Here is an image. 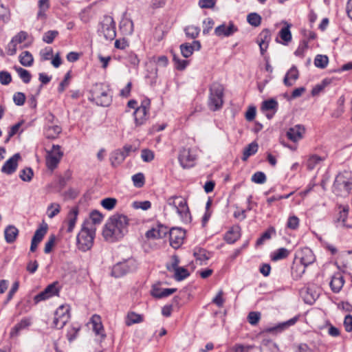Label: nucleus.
I'll return each instance as SVG.
<instances>
[{"mask_svg": "<svg viewBox=\"0 0 352 352\" xmlns=\"http://www.w3.org/2000/svg\"><path fill=\"white\" fill-rule=\"evenodd\" d=\"M181 53L185 58L190 57L193 53V49L190 43H184L180 45Z\"/></svg>", "mask_w": 352, "mask_h": 352, "instance_id": "nucleus-60", "label": "nucleus"}, {"mask_svg": "<svg viewBox=\"0 0 352 352\" xmlns=\"http://www.w3.org/2000/svg\"><path fill=\"white\" fill-rule=\"evenodd\" d=\"M251 349H252V346L250 345L237 344L230 349V352H249Z\"/></svg>", "mask_w": 352, "mask_h": 352, "instance_id": "nucleus-64", "label": "nucleus"}, {"mask_svg": "<svg viewBox=\"0 0 352 352\" xmlns=\"http://www.w3.org/2000/svg\"><path fill=\"white\" fill-rule=\"evenodd\" d=\"M276 231L274 228H270L268 230H267L265 232H264L260 238H258L256 241V245H262L264 241L266 240H268L271 238L272 234H275Z\"/></svg>", "mask_w": 352, "mask_h": 352, "instance_id": "nucleus-47", "label": "nucleus"}, {"mask_svg": "<svg viewBox=\"0 0 352 352\" xmlns=\"http://www.w3.org/2000/svg\"><path fill=\"white\" fill-rule=\"evenodd\" d=\"M96 230V228L93 226L92 223L84 221L77 236V246L80 250L86 252L91 249L93 245Z\"/></svg>", "mask_w": 352, "mask_h": 352, "instance_id": "nucleus-2", "label": "nucleus"}, {"mask_svg": "<svg viewBox=\"0 0 352 352\" xmlns=\"http://www.w3.org/2000/svg\"><path fill=\"white\" fill-rule=\"evenodd\" d=\"M135 269V262L129 259L116 264L111 270V275L116 278H120Z\"/></svg>", "mask_w": 352, "mask_h": 352, "instance_id": "nucleus-8", "label": "nucleus"}, {"mask_svg": "<svg viewBox=\"0 0 352 352\" xmlns=\"http://www.w3.org/2000/svg\"><path fill=\"white\" fill-rule=\"evenodd\" d=\"M329 63V58L326 55L318 54L316 56L314 60V65L316 67L324 69Z\"/></svg>", "mask_w": 352, "mask_h": 352, "instance_id": "nucleus-43", "label": "nucleus"}, {"mask_svg": "<svg viewBox=\"0 0 352 352\" xmlns=\"http://www.w3.org/2000/svg\"><path fill=\"white\" fill-rule=\"evenodd\" d=\"M0 19L3 22H8L10 19L9 9L1 3H0Z\"/></svg>", "mask_w": 352, "mask_h": 352, "instance_id": "nucleus-62", "label": "nucleus"}, {"mask_svg": "<svg viewBox=\"0 0 352 352\" xmlns=\"http://www.w3.org/2000/svg\"><path fill=\"white\" fill-rule=\"evenodd\" d=\"M329 84V80L327 79H324L320 84L316 85L311 91L312 96L318 95L324 87Z\"/></svg>", "mask_w": 352, "mask_h": 352, "instance_id": "nucleus-61", "label": "nucleus"}, {"mask_svg": "<svg viewBox=\"0 0 352 352\" xmlns=\"http://www.w3.org/2000/svg\"><path fill=\"white\" fill-rule=\"evenodd\" d=\"M61 131V127L58 125L47 126L45 130V135L47 139H55Z\"/></svg>", "mask_w": 352, "mask_h": 352, "instance_id": "nucleus-32", "label": "nucleus"}, {"mask_svg": "<svg viewBox=\"0 0 352 352\" xmlns=\"http://www.w3.org/2000/svg\"><path fill=\"white\" fill-rule=\"evenodd\" d=\"M132 181L133 185L137 188H141L144 186L145 182V177L143 173H138L132 176Z\"/></svg>", "mask_w": 352, "mask_h": 352, "instance_id": "nucleus-49", "label": "nucleus"}, {"mask_svg": "<svg viewBox=\"0 0 352 352\" xmlns=\"http://www.w3.org/2000/svg\"><path fill=\"white\" fill-rule=\"evenodd\" d=\"M168 232V228L162 224H158L146 232L147 239H161L164 237Z\"/></svg>", "mask_w": 352, "mask_h": 352, "instance_id": "nucleus-15", "label": "nucleus"}, {"mask_svg": "<svg viewBox=\"0 0 352 352\" xmlns=\"http://www.w3.org/2000/svg\"><path fill=\"white\" fill-rule=\"evenodd\" d=\"M175 210L184 221H189L190 216L187 202L185 199L181 196L177 197Z\"/></svg>", "mask_w": 352, "mask_h": 352, "instance_id": "nucleus-14", "label": "nucleus"}, {"mask_svg": "<svg viewBox=\"0 0 352 352\" xmlns=\"http://www.w3.org/2000/svg\"><path fill=\"white\" fill-rule=\"evenodd\" d=\"M322 161V159L318 155L311 156L307 162V167L309 170H313Z\"/></svg>", "mask_w": 352, "mask_h": 352, "instance_id": "nucleus-54", "label": "nucleus"}, {"mask_svg": "<svg viewBox=\"0 0 352 352\" xmlns=\"http://www.w3.org/2000/svg\"><path fill=\"white\" fill-rule=\"evenodd\" d=\"M143 318L142 316L140 314H138L135 312L129 313L125 323L127 326H131L133 324L140 323L142 322Z\"/></svg>", "mask_w": 352, "mask_h": 352, "instance_id": "nucleus-38", "label": "nucleus"}, {"mask_svg": "<svg viewBox=\"0 0 352 352\" xmlns=\"http://www.w3.org/2000/svg\"><path fill=\"white\" fill-rule=\"evenodd\" d=\"M18 234L19 230L14 226H8L4 230L5 240L8 243H14Z\"/></svg>", "mask_w": 352, "mask_h": 352, "instance_id": "nucleus-28", "label": "nucleus"}, {"mask_svg": "<svg viewBox=\"0 0 352 352\" xmlns=\"http://www.w3.org/2000/svg\"><path fill=\"white\" fill-rule=\"evenodd\" d=\"M98 32L102 34L106 40L112 41L116 36V24L112 17L105 16L100 23Z\"/></svg>", "mask_w": 352, "mask_h": 352, "instance_id": "nucleus-6", "label": "nucleus"}, {"mask_svg": "<svg viewBox=\"0 0 352 352\" xmlns=\"http://www.w3.org/2000/svg\"><path fill=\"white\" fill-rule=\"evenodd\" d=\"M224 87L217 82H214L209 88L208 106L211 111L221 109L223 104Z\"/></svg>", "mask_w": 352, "mask_h": 352, "instance_id": "nucleus-3", "label": "nucleus"}, {"mask_svg": "<svg viewBox=\"0 0 352 352\" xmlns=\"http://www.w3.org/2000/svg\"><path fill=\"white\" fill-rule=\"evenodd\" d=\"M258 144L256 142L249 144L243 150L242 160L246 161L249 157L255 154L258 151Z\"/></svg>", "mask_w": 352, "mask_h": 352, "instance_id": "nucleus-35", "label": "nucleus"}, {"mask_svg": "<svg viewBox=\"0 0 352 352\" xmlns=\"http://www.w3.org/2000/svg\"><path fill=\"white\" fill-rule=\"evenodd\" d=\"M290 25L287 24L286 27L283 28L279 32V36L283 41V44L287 45L292 40V34L290 32Z\"/></svg>", "mask_w": 352, "mask_h": 352, "instance_id": "nucleus-39", "label": "nucleus"}, {"mask_svg": "<svg viewBox=\"0 0 352 352\" xmlns=\"http://www.w3.org/2000/svg\"><path fill=\"white\" fill-rule=\"evenodd\" d=\"M57 283H53L49 285L43 291L38 293L34 298L35 303L49 299L50 298L58 295L59 290L57 288Z\"/></svg>", "mask_w": 352, "mask_h": 352, "instance_id": "nucleus-12", "label": "nucleus"}, {"mask_svg": "<svg viewBox=\"0 0 352 352\" xmlns=\"http://www.w3.org/2000/svg\"><path fill=\"white\" fill-rule=\"evenodd\" d=\"M184 32L187 37L195 39L198 36L200 28L195 25H188L184 29Z\"/></svg>", "mask_w": 352, "mask_h": 352, "instance_id": "nucleus-42", "label": "nucleus"}, {"mask_svg": "<svg viewBox=\"0 0 352 352\" xmlns=\"http://www.w3.org/2000/svg\"><path fill=\"white\" fill-rule=\"evenodd\" d=\"M300 220L295 215L289 217L287 222V228L291 230H296L299 226Z\"/></svg>", "mask_w": 352, "mask_h": 352, "instance_id": "nucleus-58", "label": "nucleus"}, {"mask_svg": "<svg viewBox=\"0 0 352 352\" xmlns=\"http://www.w3.org/2000/svg\"><path fill=\"white\" fill-rule=\"evenodd\" d=\"M305 132V129L304 126L296 124L289 129L287 132V137L291 141L296 142L302 138Z\"/></svg>", "mask_w": 352, "mask_h": 352, "instance_id": "nucleus-16", "label": "nucleus"}, {"mask_svg": "<svg viewBox=\"0 0 352 352\" xmlns=\"http://www.w3.org/2000/svg\"><path fill=\"white\" fill-rule=\"evenodd\" d=\"M295 260H298V262L307 267L315 261L316 258L312 250L305 247L296 252Z\"/></svg>", "mask_w": 352, "mask_h": 352, "instance_id": "nucleus-10", "label": "nucleus"}, {"mask_svg": "<svg viewBox=\"0 0 352 352\" xmlns=\"http://www.w3.org/2000/svg\"><path fill=\"white\" fill-rule=\"evenodd\" d=\"M47 226L45 225V226H41L38 228L34 232V234L32 237V241L39 243L43 239L44 236L47 233Z\"/></svg>", "mask_w": 352, "mask_h": 352, "instance_id": "nucleus-41", "label": "nucleus"}, {"mask_svg": "<svg viewBox=\"0 0 352 352\" xmlns=\"http://www.w3.org/2000/svg\"><path fill=\"white\" fill-rule=\"evenodd\" d=\"M298 317L295 316L286 322L278 324L276 327H274V329L283 331L289 327L294 325L298 321Z\"/></svg>", "mask_w": 352, "mask_h": 352, "instance_id": "nucleus-52", "label": "nucleus"}, {"mask_svg": "<svg viewBox=\"0 0 352 352\" xmlns=\"http://www.w3.org/2000/svg\"><path fill=\"white\" fill-rule=\"evenodd\" d=\"M307 48H308V42L306 40H303L300 43L298 48L294 52V54L296 56L302 58L304 56L305 52Z\"/></svg>", "mask_w": 352, "mask_h": 352, "instance_id": "nucleus-57", "label": "nucleus"}, {"mask_svg": "<svg viewBox=\"0 0 352 352\" xmlns=\"http://www.w3.org/2000/svg\"><path fill=\"white\" fill-rule=\"evenodd\" d=\"M261 352H278V348L276 343L270 340H263L260 346Z\"/></svg>", "mask_w": 352, "mask_h": 352, "instance_id": "nucleus-30", "label": "nucleus"}, {"mask_svg": "<svg viewBox=\"0 0 352 352\" xmlns=\"http://www.w3.org/2000/svg\"><path fill=\"white\" fill-rule=\"evenodd\" d=\"M116 203L117 199L111 197L105 198L101 201L102 206L108 210L113 209Z\"/></svg>", "mask_w": 352, "mask_h": 352, "instance_id": "nucleus-50", "label": "nucleus"}, {"mask_svg": "<svg viewBox=\"0 0 352 352\" xmlns=\"http://www.w3.org/2000/svg\"><path fill=\"white\" fill-rule=\"evenodd\" d=\"M38 11L37 12V16H36L37 19H46L45 12L50 8L49 0H38Z\"/></svg>", "mask_w": 352, "mask_h": 352, "instance_id": "nucleus-31", "label": "nucleus"}, {"mask_svg": "<svg viewBox=\"0 0 352 352\" xmlns=\"http://www.w3.org/2000/svg\"><path fill=\"white\" fill-rule=\"evenodd\" d=\"M33 61V56L28 51H24L19 55V62L25 67L32 66Z\"/></svg>", "mask_w": 352, "mask_h": 352, "instance_id": "nucleus-37", "label": "nucleus"}, {"mask_svg": "<svg viewBox=\"0 0 352 352\" xmlns=\"http://www.w3.org/2000/svg\"><path fill=\"white\" fill-rule=\"evenodd\" d=\"M238 28L233 24V23L230 22L228 25L225 23L221 24L217 26L214 30V34L217 36H230L232 35L234 33L237 32Z\"/></svg>", "mask_w": 352, "mask_h": 352, "instance_id": "nucleus-17", "label": "nucleus"}, {"mask_svg": "<svg viewBox=\"0 0 352 352\" xmlns=\"http://www.w3.org/2000/svg\"><path fill=\"white\" fill-rule=\"evenodd\" d=\"M289 254V251L285 248H280L274 251L271 255V259L273 261L287 258Z\"/></svg>", "mask_w": 352, "mask_h": 352, "instance_id": "nucleus-36", "label": "nucleus"}, {"mask_svg": "<svg viewBox=\"0 0 352 352\" xmlns=\"http://www.w3.org/2000/svg\"><path fill=\"white\" fill-rule=\"evenodd\" d=\"M196 155L190 148H183L180 150L178 160L184 168H189L195 165Z\"/></svg>", "mask_w": 352, "mask_h": 352, "instance_id": "nucleus-9", "label": "nucleus"}, {"mask_svg": "<svg viewBox=\"0 0 352 352\" xmlns=\"http://www.w3.org/2000/svg\"><path fill=\"white\" fill-rule=\"evenodd\" d=\"M125 157L120 149L116 150L110 155V162L113 166L120 165L124 160Z\"/></svg>", "mask_w": 352, "mask_h": 352, "instance_id": "nucleus-33", "label": "nucleus"}, {"mask_svg": "<svg viewBox=\"0 0 352 352\" xmlns=\"http://www.w3.org/2000/svg\"><path fill=\"white\" fill-rule=\"evenodd\" d=\"M271 40V32L268 29H264L258 35V43L262 55L267 51L269 43Z\"/></svg>", "mask_w": 352, "mask_h": 352, "instance_id": "nucleus-18", "label": "nucleus"}, {"mask_svg": "<svg viewBox=\"0 0 352 352\" xmlns=\"http://www.w3.org/2000/svg\"><path fill=\"white\" fill-rule=\"evenodd\" d=\"M28 36V34L26 32L21 31L12 38V44H19L23 43L27 39Z\"/></svg>", "mask_w": 352, "mask_h": 352, "instance_id": "nucleus-63", "label": "nucleus"}, {"mask_svg": "<svg viewBox=\"0 0 352 352\" xmlns=\"http://www.w3.org/2000/svg\"><path fill=\"white\" fill-rule=\"evenodd\" d=\"M241 236V228L238 225L233 226L225 234L224 240L229 244L234 243Z\"/></svg>", "mask_w": 352, "mask_h": 352, "instance_id": "nucleus-20", "label": "nucleus"}, {"mask_svg": "<svg viewBox=\"0 0 352 352\" xmlns=\"http://www.w3.org/2000/svg\"><path fill=\"white\" fill-rule=\"evenodd\" d=\"M148 109L146 106L141 105L137 107L133 112L135 125L141 126L145 123L147 120Z\"/></svg>", "mask_w": 352, "mask_h": 352, "instance_id": "nucleus-19", "label": "nucleus"}, {"mask_svg": "<svg viewBox=\"0 0 352 352\" xmlns=\"http://www.w3.org/2000/svg\"><path fill=\"white\" fill-rule=\"evenodd\" d=\"M129 219L120 214H114L104 225L102 235L106 241L113 242L118 241L127 233Z\"/></svg>", "mask_w": 352, "mask_h": 352, "instance_id": "nucleus-1", "label": "nucleus"}, {"mask_svg": "<svg viewBox=\"0 0 352 352\" xmlns=\"http://www.w3.org/2000/svg\"><path fill=\"white\" fill-rule=\"evenodd\" d=\"M307 266L294 260L292 266V276L294 280L300 279L305 272Z\"/></svg>", "mask_w": 352, "mask_h": 352, "instance_id": "nucleus-25", "label": "nucleus"}, {"mask_svg": "<svg viewBox=\"0 0 352 352\" xmlns=\"http://www.w3.org/2000/svg\"><path fill=\"white\" fill-rule=\"evenodd\" d=\"M278 102L274 99L271 98L269 100H264L262 102L261 105V111H272V113H267L266 116L268 119H271L274 113L276 112L278 109Z\"/></svg>", "mask_w": 352, "mask_h": 352, "instance_id": "nucleus-21", "label": "nucleus"}, {"mask_svg": "<svg viewBox=\"0 0 352 352\" xmlns=\"http://www.w3.org/2000/svg\"><path fill=\"white\" fill-rule=\"evenodd\" d=\"M299 76L298 70L296 66L293 65L287 72L284 77L283 82L285 85L290 87L294 84Z\"/></svg>", "mask_w": 352, "mask_h": 352, "instance_id": "nucleus-24", "label": "nucleus"}, {"mask_svg": "<svg viewBox=\"0 0 352 352\" xmlns=\"http://www.w3.org/2000/svg\"><path fill=\"white\" fill-rule=\"evenodd\" d=\"M170 245L175 249L178 248L183 243L185 232L178 228H173L168 230Z\"/></svg>", "mask_w": 352, "mask_h": 352, "instance_id": "nucleus-11", "label": "nucleus"}, {"mask_svg": "<svg viewBox=\"0 0 352 352\" xmlns=\"http://www.w3.org/2000/svg\"><path fill=\"white\" fill-rule=\"evenodd\" d=\"M60 210V206L58 204L52 203L47 207V215L49 218H53L57 215Z\"/></svg>", "mask_w": 352, "mask_h": 352, "instance_id": "nucleus-51", "label": "nucleus"}, {"mask_svg": "<svg viewBox=\"0 0 352 352\" xmlns=\"http://www.w3.org/2000/svg\"><path fill=\"white\" fill-rule=\"evenodd\" d=\"M174 272V278L177 281L183 280L190 275L188 270L182 267L177 268Z\"/></svg>", "mask_w": 352, "mask_h": 352, "instance_id": "nucleus-45", "label": "nucleus"}, {"mask_svg": "<svg viewBox=\"0 0 352 352\" xmlns=\"http://www.w3.org/2000/svg\"><path fill=\"white\" fill-rule=\"evenodd\" d=\"M21 159V155L19 153H15L10 158H9L1 167V172L7 174L11 175L14 173L18 166V161Z\"/></svg>", "mask_w": 352, "mask_h": 352, "instance_id": "nucleus-13", "label": "nucleus"}, {"mask_svg": "<svg viewBox=\"0 0 352 352\" xmlns=\"http://www.w3.org/2000/svg\"><path fill=\"white\" fill-rule=\"evenodd\" d=\"M14 69L24 83L30 82L32 76L28 70L20 67H15Z\"/></svg>", "mask_w": 352, "mask_h": 352, "instance_id": "nucleus-44", "label": "nucleus"}, {"mask_svg": "<svg viewBox=\"0 0 352 352\" xmlns=\"http://www.w3.org/2000/svg\"><path fill=\"white\" fill-rule=\"evenodd\" d=\"M193 255L197 261H199V264L202 265L204 262L210 259L211 256L210 252L201 248H195L193 251Z\"/></svg>", "mask_w": 352, "mask_h": 352, "instance_id": "nucleus-27", "label": "nucleus"}, {"mask_svg": "<svg viewBox=\"0 0 352 352\" xmlns=\"http://www.w3.org/2000/svg\"><path fill=\"white\" fill-rule=\"evenodd\" d=\"M34 175L31 168H25L20 171L19 177L24 182H30Z\"/></svg>", "mask_w": 352, "mask_h": 352, "instance_id": "nucleus-48", "label": "nucleus"}, {"mask_svg": "<svg viewBox=\"0 0 352 352\" xmlns=\"http://www.w3.org/2000/svg\"><path fill=\"white\" fill-rule=\"evenodd\" d=\"M348 208H343L342 210L340 211L338 217L335 221L336 226L339 228H351V226L346 223L347 218H348Z\"/></svg>", "mask_w": 352, "mask_h": 352, "instance_id": "nucleus-26", "label": "nucleus"}, {"mask_svg": "<svg viewBox=\"0 0 352 352\" xmlns=\"http://www.w3.org/2000/svg\"><path fill=\"white\" fill-rule=\"evenodd\" d=\"M70 306L67 304L59 306L54 313L52 327L61 329L70 319Z\"/></svg>", "mask_w": 352, "mask_h": 352, "instance_id": "nucleus-5", "label": "nucleus"}, {"mask_svg": "<svg viewBox=\"0 0 352 352\" xmlns=\"http://www.w3.org/2000/svg\"><path fill=\"white\" fill-rule=\"evenodd\" d=\"M31 324L30 320L28 318L22 319L19 323H17L11 331V336H13L14 334H17L19 331L25 327L30 326Z\"/></svg>", "mask_w": 352, "mask_h": 352, "instance_id": "nucleus-40", "label": "nucleus"}, {"mask_svg": "<svg viewBox=\"0 0 352 352\" xmlns=\"http://www.w3.org/2000/svg\"><path fill=\"white\" fill-rule=\"evenodd\" d=\"M247 21L251 25L258 27L261 23V17L258 14L252 12L248 15Z\"/></svg>", "mask_w": 352, "mask_h": 352, "instance_id": "nucleus-46", "label": "nucleus"}, {"mask_svg": "<svg viewBox=\"0 0 352 352\" xmlns=\"http://www.w3.org/2000/svg\"><path fill=\"white\" fill-rule=\"evenodd\" d=\"M102 220V215L98 211L95 210L90 214V219L85 221L92 223L93 226L96 228V225L100 223Z\"/></svg>", "mask_w": 352, "mask_h": 352, "instance_id": "nucleus-53", "label": "nucleus"}, {"mask_svg": "<svg viewBox=\"0 0 352 352\" xmlns=\"http://www.w3.org/2000/svg\"><path fill=\"white\" fill-rule=\"evenodd\" d=\"M89 99L96 103L97 105L108 107L111 102V96L109 89L102 83L95 84L91 91Z\"/></svg>", "mask_w": 352, "mask_h": 352, "instance_id": "nucleus-4", "label": "nucleus"}, {"mask_svg": "<svg viewBox=\"0 0 352 352\" xmlns=\"http://www.w3.org/2000/svg\"><path fill=\"white\" fill-rule=\"evenodd\" d=\"M58 34V32L56 30H49L44 34L43 41L48 44L52 43Z\"/></svg>", "mask_w": 352, "mask_h": 352, "instance_id": "nucleus-56", "label": "nucleus"}, {"mask_svg": "<svg viewBox=\"0 0 352 352\" xmlns=\"http://www.w3.org/2000/svg\"><path fill=\"white\" fill-rule=\"evenodd\" d=\"M63 155V153L60 151V146L54 144L52 150L47 152L46 165L47 168L52 170L56 168Z\"/></svg>", "mask_w": 352, "mask_h": 352, "instance_id": "nucleus-7", "label": "nucleus"}, {"mask_svg": "<svg viewBox=\"0 0 352 352\" xmlns=\"http://www.w3.org/2000/svg\"><path fill=\"white\" fill-rule=\"evenodd\" d=\"M173 60L175 63V67L178 70H184L188 65V61L186 60L180 59L176 55L173 56Z\"/></svg>", "mask_w": 352, "mask_h": 352, "instance_id": "nucleus-55", "label": "nucleus"}, {"mask_svg": "<svg viewBox=\"0 0 352 352\" xmlns=\"http://www.w3.org/2000/svg\"><path fill=\"white\" fill-rule=\"evenodd\" d=\"M344 282V278L340 273L338 272L332 276L329 283L332 292L334 293H339L342 289Z\"/></svg>", "mask_w": 352, "mask_h": 352, "instance_id": "nucleus-22", "label": "nucleus"}, {"mask_svg": "<svg viewBox=\"0 0 352 352\" xmlns=\"http://www.w3.org/2000/svg\"><path fill=\"white\" fill-rule=\"evenodd\" d=\"M177 291L175 288H160L157 286L154 285L153 287L151 294L153 297L157 298H162L167 297L173 294Z\"/></svg>", "mask_w": 352, "mask_h": 352, "instance_id": "nucleus-23", "label": "nucleus"}, {"mask_svg": "<svg viewBox=\"0 0 352 352\" xmlns=\"http://www.w3.org/2000/svg\"><path fill=\"white\" fill-rule=\"evenodd\" d=\"M91 322L93 324V330L96 335H100L102 338L105 336L103 334V327L100 322V317L98 315H94L91 318Z\"/></svg>", "mask_w": 352, "mask_h": 352, "instance_id": "nucleus-34", "label": "nucleus"}, {"mask_svg": "<svg viewBox=\"0 0 352 352\" xmlns=\"http://www.w3.org/2000/svg\"><path fill=\"white\" fill-rule=\"evenodd\" d=\"M78 214V208L74 207L68 214V227L67 231L72 232L75 227L77 217Z\"/></svg>", "mask_w": 352, "mask_h": 352, "instance_id": "nucleus-29", "label": "nucleus"}, {"mask_svg": "<svg viewBox=\"0 0 352 352\" xmlns=\"http://www.w3.org/2000/svg\"><path fill=\"white\" fill-rule=\"evenodd\" d=\"M266 175L264 173L258 171L252 176V181L256 184H262L266 182Z\"/></svg>", "mask_w": 352, "mask_h": 352, "instance_id": "nucleus-59", "label": "nucleus"}]
</instances>
